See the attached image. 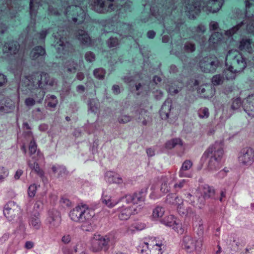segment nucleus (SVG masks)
<instances>
[{
    "mask_svg": "<svg viewBox=\"0 0 254 254\" xmlns=\"http://www.w3.org/2000/svg\"><path fill=\"white\" fill-rule=\"evenodd\" d=\"M105 179L109 183L120 184L123 183V179L119 175L111 171L107 172L105 174Z\"/></svg>",
    "mask_w": 254,
    "mask_h": 254,
    "instance_id": "26",
    "label": "nucleus"
},
{
    "mask_svg": "<svg viewBox=\"0 0 254 254\" xmlns=\"http://www.w3.org/2000/svg\"><path fill=\"white\" fill-rule=\"evenodd\" d=\"M50 30L51 28H48L43 30L39 33H37L34 35L35 37L33 38V43L37 42L38 43H40L44 42L46 36L49 33Z\"/></svg>",
    "mask_w": 254,
    "mask_h": 254,
    "instance_id": "41",
    "label": "nucleus"
},
{
    "mask_svg": "<svg viewBox=\"0 0 254 254\" xmlns=\"http://www.w3.org/2000/svg\"><path fill=\"white\" fill-rule=\"evenodd\" d=\"M108 2L103 0H94L92 4V8L97 12L105 13L116 10V7L113 3L107 4Z\"/></svg>",
    "mask_w": 254,
    "mask_h": 254,
    "instance_id": "14",
    "label": "nucleus"
},
{
    "mask_svg": "<svg viewBox=\"0 0 254 254\" xmlns=\"http://www.w3.org/2000/svg\"><path fill=\"white\" fill-rule=\"evenodd\" d=\"M244 111L252 117H254V94L248 96L243 101Z\"/></svg>",
    "mask_w": 254,
    "mask_h": 254,
    "instance_id": "21",
    "label": "nucleus"
},
{
    "mask_svg": "<svg viewBox=\"0 0 254 254\" xmlns=\"http://www.w3.org/2000/svg\"><path fill=\"white\" fill-rule=\"evenodd\" d=\"M8 175V170L5 168L0 166V183L3 182Z\"/></svg>",
    "mask_w": 254,
    "mask_h": 254,
    "instance_id": "61",
    "label": "nucleus"
},
{
    "mask_svg": "<svg viewBox=\"0 0 254 254\" xmlns=\"http://www.w3.org/2000/svg\"><path fill=\"white\" fill-rule=\"evenodd\" d=\"M45 54V50L42 46L35 47L31 52L30 56L33 60L43 59Z\"/></svg>",
    "mask_w": 254,
    "mask_h": 254,
    "instance_id": "37",
    "label": "nucleus"
},
{
    "mask_svg": "<svg viewBox=\"0 0 254 254\" xmlns=\"http://www.w3.org/2000/svg\"><path fill=\"white\" fill-rule=\"evenodd\" d=\"M184 50L188 53H191L195 51V46L191 42H187L184 45Z\"/></svg>",
    "mask_w": 254,
    "mask_h": 254,
    "instance_id": "57",
    "label": "nucleus"
},
{
    "mask_svg": "<svg viewBox=\"0 0 254 254\" xmlns=\"http://www.w3.org/2000/svg\"><path fill=\"white\" fill-rule=\"evenodd\" d=\"M198 91L200 94H203L206 92V93L203 95V97L205 98L212 97L214 94V90L210 85L201 86L198 88Z\"/></svg>",
    "mask_w": 254,
    "mask_h": 254,
    "instance_id": "43",
    "label": "nucleus"
},
{
    "mask_svg": "<svg viewBox=\"0 0 254 254\" xmlns=\"http://www.w3.org/2000/svg\"><path fill=\"white\" fill-rule=\"evenodd\" d=\"M227 68L223 71V75L227 80H232L235 79L236 74L240 72L239 71H235V69L231 67L230 65L226 66Z\"/></svg>",
    "mask_w": 254,
    "mask_h": 254,
    "instance_id": "40",
    "label": "nucleus"
},
{
    "mask_svg": "<svg viewBox=\"0 0 254 254\" xmlns=\"http://www.w3.org/2000/svg\"><path fill=\"white\" fill-rule=\"evenodd\" d=\"M61 217L59 212L57 210H52L49 212V215L47 221L51 228L58 227L61 223Z\"/></svg>",
    "mask_w": 254,
    "mask_h": 254,
    "instance_id": "20",
    "label": "nucleus"
},
{
    "mask_svg": "<svg viewBox=\"0 0 254 254\" xmlns=\"http://www.w3.org/2000/svg\"><path fill=\"white\" fill-rule=\"evenodd\" d=\"M103 202L109 207H113L117 203L118 201L112 200L110 196L104 195L102 196V198Z\"/></svg>",
    "mask_w": 254,
    "mask_h": 254,
    "instance_id": "49",
    "label": "nucleus"
},
{
    "mask_svg": "<svg viewBox=\"0 0 254 254\" xmlns=\"http://www.w3.org/2000/svg\"><path fill=\"white\" fill-rule=\"evenodd\" d=\"M206 27L201 24L192 28L191 29L192 38L201 45H204L206 41V38L204 35Z\"/></svg>",
    "mask_w": 254,
    "mask_h": 254,
    "instance_id": "16",
    "label": "nucleus"
},
{
    "mask_svg": "<svg viewBox=\"0 0 254 254\" xmlns=\"http://www.w3.org/2000/svg\"><path fill=\"white\" fill-rule=\"evenodd\" d=\"M183 144V141L180 138H175L167 141L165 146L167 149H171L177 146H182Z\"/></svg>",
    "mask_w": 254,
    "mask_h": 254,
    "instance_id": "44",
    "label": "nucleus"
},
{
    "mask_svg": "<svg viewBox=\"0 0 254 254\" xmlns=\"http://www.w3.org/2000/svg\"><path fill=\"white\" fill-rule=\"evenodd\" d=\"M229 64L235 71L241 72L247 66V60L238 51L231 50L226 57V66Z\"/></svg>",
    "mask_w": 254,
    "mask_h": 254,
    "instance_id": "7",
    "label": "nucleus"
},
{
    "mask_svg": "<svg viewBox=\"0 0 254 254\" xmlns=\"http://www.w3.org/2000/svg\"><path fill=\"white\" fill-rule=\"evenodd\" d=\"M48 11L50 14L55 15L61 13L66 16L69 22L80 24L86 20L85 10L80 6L83 0H48ZM42 4L39 0H30V15L31 23L35 29L38 7Z\"/></svg>",
    "mask_w": 254,
    "mask_h": 254,
    "instance_id": "1",
    "label": "nucleus"
},
{
    "mask_svg": "<svg viewBox=\"0 0 254 254\" xmlns=\"http://www.w3.org/2000/svg\"><path fill=\"white\" fill-rule=\"evenodd\" d=\"M93 74L96 78L102 80L104 78L106 71L103 68H98L94 70Z\"/></svg>",
    "mask_w": 254,
    "mask_h": 254,
    "instance_id": "51",
    "label": "nucleus"
},
{
    "mask_svg": "<svg viewBox=\"0 0 254 254\" xmlns=\"http://www.w3.org/2000/svg\"><path fill=\"white\" fill-rule=\"evenodd\" d=\"M192 163L190 160H186L182 164L180 170L179 175L180 177H191V173L188 171L191 168Z\"/></svg>",
    "mask_w": 254,
    "mask_h": 254,
    "instance_id": "27",
    "label": "nucleus"
},
{
    "mask_svg": "<svg viewBox=\"0 0 254 254\" xmlns=\"http://www.w3.org/2000/svg\"><path fill=\"white\" fill-rule=\"evenodd\" d=\"M37 189V186L36 184H33L31 185L28 189V195L30 197H33L36 193Z\"/></svg>",
    "mask_w": 254,
    "mask_h": 254,
    "instance_id": "59",
    "label": "nucleus"
},
{
    "mask_svg": "<svg viewBox=\"0 0 254 254\" xmlns=\"http://www.w3.org/2000/svg\"><path fill=\"white\" fill-rule=\"evenodd\" d=\"M39 216V213L36 212L34 214L32 215L29 218V225L35 230H39L41 226V222Z\"/></svg>",
    "mask_w": 254,
    "mask_h": 254,
    "instance_id": "34",
    "label": "nucleus"
},
{
    "mask_svg": "<svg viewBox=\"0 0 254 254\" xmlns=\"http://www.w3.org/2000/svg\"><path fill=\"white\" fill-rule=\"evenodd\" d=\"M19 45L16 41L5 43L3 47L4 53L15 54L18 51Z\"/></svg>",
    "mask_w": 254,
    "mask_h": 254,
    "instance_id": "30",
    "label": "nucleus"
},
{
    "mask_svg": "<svg viewBox=\"0 0 254 254\" xmlns=\"http://www.w3.org/2000/svg\"><path fill=\"white\" fill-rule=\"evenodd\" d=\"M241 105L243 106V102L242 103L240 98H237L233 100L231 107L233 110H237L238 109Z\"/></svg>",
    "mask_w": 254,
    "mask_h": 254,
    "instance_id": "64",
    "label": "nucleus"
},
{
    "mask_svg": "<svg viewBox=\"0 0 254 254\" xmlns=\"http://www.w3.org/2000/svg\"><path fill=\"white\" fill-rule=\"evenodd\" d=\"M171 25H169V24L165 23L164 24V27L166 31L171 34L172 32H177L180 30L181 26L184 23V20L182 19H178L177 21L171 20Z\"/></svg>",
    "mask_w": 254,
    "mask_h": 254,
    "instance_id": "24",
    "label": "nucleus"
},
{
    "mask_svg": "<svg viewBox=\"0 0 254 254\" xmlns=\"http://www.w3.org/2000/svg\"><path fill=\"white\" fill-rule=\"evenodd\" d=\"M147 114V112L145 110L139 109L137 110L135 112V116L136 120H140L142 118H145L144 115Z\"/></svg>",
    "mask_w": 254,
    "mask_h": 254,
    "instance_id": "62",
    "label": "nucleus"
},
{
    "mask_svg": "<svg viewBox=\"0 0 254 254\" xmlns=\"http://www.w3.org/2000/svg\"><path fill=\"white\" fill-rule=\"evenodd\" d=\"M176 0L169 1L170 5L168 6V12L171 10L173 15L177 9L175 5ZM224 0H186L184 2L185 12L190 19H194L203 10L206 12L215 13L222 7Z\"/></svg>",
    "mask_w": 254,
    "mask_h": 254,
    "instance_id": "2",
    "label": "nucleus"
},
{
    "mask_svg": "<svg viewBox=\"0 0 254 254\" xmlns=\"http://www.w3.org/2000/svg\"><path fill=\"white\" fill-rule=\"evenodd\" d=\"M239 49L241 51H246L249 53H252L253 49L251 39L247 38L242 39L239 42Z\"/></svg>",
    "mask_w": 254,
    "mask_h": 254,
    "instance_id": "36",
    "label": "nucleus"
},
{
    "mask_svg": "<svg viewBox=\"0 0 254 254\" xmlns=\"http://www.w3.org/2000/svg\"><path fill=\"white\" fill-rule=\"evenodd\" d=\"M224 78L223 74H217L213 77L212 82L214 85H220L223 83Z\"/></svg>",
    "mask_w": 254,
    "mask_h": 254,
    "instance_id": "53",
    "label": "nucleus"
},
{
    "mask_svg": "<svg viewBox=\"0 0 254 254\" xmlns=\"http://www.w3.org/2000/svg\"><path fill=\"white\" fill-rule=\"evenodd\" d=\"M164 212L165 210L164 208L160 206H157L153 211L152 216L154 218H160L164 215Z\"/></svg>",
    "mask_w": 254,
    "mask_h": 254,
    "instance_id": "50",
    "label": "nucleus"
},
{
    "mask_svg": "<svg viewBox=\"0 0 254 254\" xmlns=\"http://www.w3.org/2000/svg\"><path fill=\"white\" fill-rule=\"evenodd\" d=\"M20 9L18 0H0V11L11 18L15 17Z\"/></svg>",
    "mask_w": 254,
    "mask_h": 254,
    "instance_id": "9",
    "label": "nucleus"
},
{
    "mask_svg": "<svg viewBox=\"0 0 254 254\" xmlns=\"http://www.w3.org/2000/svg\"><path fill=\"white\" fill-rule=\"evenodd\" d=\"M107 44L110 48L115 47L119 44V39L117 37L111 36L107 41Z\"/></svg>",
    "mask_w": 254,
    "mask_h": 254,
    "instance_id": "58",
    "label": "nucleus"
},
{
    "mask_svg": "<svg viewBox=\"0 0 254 254\" xmlns=\"http://www.w3.org/2000/svg\"><path fill=\"white\" fill-rule=\"evenodd\" d=\"M29 150L30 155L31 156L32 159H36V160H39L43 158L42 154L39 151H37V145L34 139L31 140L30 142Z\"/></svg>",
    "mask_w": 254,
    "mask_h": 254,
    "instance_id": "31",
    "label": "nucleus"
},
{
    "mask_svg": "<svg viewBox=\"0 0 254 254\" xmlns=\"http://www.w3.org/2000/svg\"><path fill=\"white\" fill-rule=\"evenodd\" d=\"M240 163L244 166H251L254 162V151L250 147L243 148L238 157Z\"/></svg>",
    "mask_w": 254,
    "mask_h": 254,
    "instance_id": "13",
    "label": "nucleus"
},
{
    "mask_svg": "<svg viewBox=\"0 0 254 254\" xmlns=\"http://www.w3.org/2000/svg\"><path fill=\"white\" fill-rule=\"evenodd\" d=\"M224 151L220 144L215 143L206 150L201 157L202 161H207V168L210 171H215L222 166Z\"/></svg>",
    "mask_w": 254,
    "mask_h": 254,
    "instance_id": "5",
    "label": "nucleus"
},
{
    "mask_svg": "<svg viewBox=\"0 0 254 254\" xmlns=\"http://www.w3.org/2000/svg\"><path fill=\"white\" fill-rule=\"evenodd\" d=\"M48 97V106L51 108H55L58 104L57 97L54 95H50Z\"/></svg>",
    "mask_w": 254,
    "mask_h": 254,
    "instance_id": "54",
    "label": "nucleus"
},
{
    "mask_svg": "<svg viewBox=\"0 0 254 254\" xmlns=\"http://www.w3.org/2000/svg\"><path fill=\"white\" fill-rule=\"evenodd\" d=\"M223 35L221 33L214 32L209 38V42L213 45L218 44L221 41Z\"/></svg>",
    "mask_w": 254,
    "mask_h": 254,
    "instance_id": "46",
    "label": "nucleus"
},
{
    "mask_svg": "<svg viewBox=\"0 0 254 254\" xmlns=\"http://www.w3.org/2000/svg\"><path fill=\"white\" fill-rule=\"evenodd\" d=\"M215 190L212 187L204 185L202 187V194L205 198H212L214 196Z\"/></svg>",
    "mask_w": 254,
    "mask_h": 254,
    "instance_id": "42",
    "label": "nucleus"
},
{
    "mask_svg": "<svg viewBox=\"0 0 254 254\" xmlns=\"http://www.w3.org/2000/svg\"><path fill=\"white\" fill-rule=\"evenodd\" d=\"M143 248L144 249H142L141 250V252L143 253L144 251L146 252V254H148V252L150 253V254H162V249L160 248V246L158 245L157 244H156L155 245H153L152 247V248L148 250V252L145 250V248L148 249V243L147 242H144L143 244Z\"/></svg>",
    "mask_w": 254,
    "mask_h": 254,
    "instance_id": "39",
    "label": "nucleus"
},
{
    "mask_svg": "<svg viewBox=\"0 0 254 254\" xmlns=\"http://www.w3.org/2000/svg\"><path fill=\"white\" fill-rule=\"evenodd\" d=\"M188 185V180L186 179H183L179 181L174 185V188L176 190V191H179L182 188L187 187Z\"/></svg>",
    "mask_w": 254,
    "mask_h": 254,
    "instance_id": "52",
    "label": "nucleus"
},
{
    "mask_svg": "<svg viewBox=\"0 0 254 254\" xmlns=\"http://www.w3.org/2000/svg\"><path fill=\"white\" fill-rule=\"evenodd\" d=\"M52 170L54 174H57L58 178H64L68 174L66 168L63 165L56 164L53 166Z\"/></svg>",
    "mask_w": 254,
    "mask_h": 254,
    "instance_id": "33",
    "label": "nucleus"
},
{
    "mask_svg": "<svg viewBox=\"0 0 254 254\" xmlns=\"http://www.w3.org/2000/svg\"><path fill=\"white\" fill-rule=\"evenodd\" d=\"M118 211L119 218L122 220H127L133 214L132 209L130 207L123 206L118 209Z\"/></svg>",
    "mask_w": 254,
    "mask_h": 254,
    "instance_id": "28",
    "label": "nucleus"
},
{
    "mask_svg": "<svg viewBox=\"0 0 254 254\" xmlns=\"http://www.w3.org/2000/svg\"><path fill=\"white\" fill-rule=\"evenodd\" d=\"M246 18L241 23L225 32V34L231 36L237 32H245L254 34V0H246Z\"/></svg>",
    "mask_w": 254,
    "mask_h": 254,
    "instance_id": "4",
    "label": "nucleus"
},
{
    "mask_svg": "<svg viewBox=\"0 0 254 254\" xmlns=\"http://www.w3.org/2000/svg\"><path fill=\"white\" fill-rule=\"evenodd\" d=\"M75 36L82 44L86 46H88L91 44V38L85 31L82 29H79L76 32Z\"/></svg>",
    "mask_w": 254,
    "mask_h": 254,
    "instance_id": "25",
    "label": "nucleus"
},
{
    "mask_svg": "<svg viewBox=\"0 0 254 254\" xmlns=\"http://www.w3.org/2000/svg\"><path fill=\"white\" fill-rule=\"evenodd\" d=\"M171 107V103L169 100L165 101L160 110V115L162 119L167 120L169 118Z\"/></svg>",
    "mask_w": 254,
    "mask_h": 254,
    "instance_id": "32",
    "label": "nucleus"
},
{
    "mask_svg": "<svg viewBox=\"0 0 254 254\" xmlns=\"http://www.w3.org/2000/svg\"><path fill=\"white\" fill-rule=\"evenodd\" d=\"M123 80L128 85L130 90L132 92L136 93L138 95L146 90V87L144 85L136 82L134 77L132 76H125Z\"/></svg>",
    "mask_w": 254,
    "mask_h": 254,
    "instance_id": "15",
    "label": "nucleus"
},
{
    "mask_svg": "<svg viewBox=\"0 0 254 254\" xmlns=\"http://www.w3.org/2000/svg\"><path fill=\"white\" fill-rule=\"evenodd\" d=\"M33 116L37 120H42L44 118L42 112L39 108L33 111Z\"/></svg>",
    "mask_w": 254,
    "mask_h": 254,
    "instance_id": "63",
    "label": "nucleus"
},
{
    "mask_svg": "<svg viewBox=\"0 0 254 254\" xmlns=\"http://www.w3.org/2000/svg\"><path fill=\"white\" fill-rule=\"evenodd\" d=\"M178 199V196L173 193L169 194L166 196V203L170 204H173L176 206H180V202H177L176 200Z\"/></svg>",
    "mask_w": 254,
    "mask_h": 254,
    "instance_id": "48",
    "label": "nucleus"
},
{
    "mask_svg": "<svg viewBox=\"0 0 254 254\" xmlns=\"http://www.w3.org/2000/svg\"><path fill=\"white\" fill-rule=\"evenodd\" d=\"M161 223L168 227L176 228L178 233H182L184 230L182 228L181 225L177 224L176 222L175 218L173 215H170L165 217L161 220Z\"/></svg>",
    "mask_w": 254,
    "mask_h": 254,
    "instance_id": "23",
    "label": "nucleus"
},
{
    "mask_svg": "<svg viewBox=\"0 0 254 254\" xmlns=\"http://www.w3.org/2000/svg\"><path fill=\"white\" fill-rule=\"evenodd\" d=\"M201 70L204 72H214L217 68L219 62L217 59L212 56L202 58L199 63Z\"/></svg>",
    "mask_w": 254,
    "mask_h": 254,
    "instance_id": "11",
    "label": "nucleus"
},
{
    "mask_svg": "<svg viewBox=\"0 0 254 254\" xmlns=\"http://www.w3.org/2000/svg\"><path fill=\"white\" fill-rule=\"evenodd\" d=\"M197 113L199 117L202 119L207 118L209 115V110L206 107L200 108Z\"/></svg>",
    "mask_w": 254,
    "mask_h": 254,
    "instance_id": "55",
    "label": "nucleus"
},
{
    "mask_svg": "<svg viewBox=\"0 0 254 254\" xmlns=\"http://www.w3.org/2000/svg\"><path fill=\"white\" fill-rule=\"evenodd\" d=\"M15 109L14 102L10 99H6L3 105L0 106V113L8 114L12 112Z\"/></svg>",
    "mask_w": 254,
    "mask_h": 254,
    "instance_id": "29",
    "label": "nucleus"
},
{
    "mask_svg": "<svg viewBox=\"0 0 254 254\" xmlns=\"http://www.w3.org/2000/svg\"><path fill=\"white\" fill-rule=\"evenodd\" d=\"M36 159L28 160L27 161V165L28 167L34 172H35L40 177L44 176V172L41 170L39 164L36 162Z\"/></svg>",
    "mask_w": 254,
    "mask_h": 254,
    "instance_id": "35",
    "label": "nucleus"
},
{
    "mask_svg": "<svg viewBox=\"0 0 254 254\" xmlns=\"http://www.w3.org/2000/svg\"><path fill=\"white\" fill-rule=\"evenodd\" d=\"M182 247L188 252H199L202 245V240L187 235L184 237L182 240Z\"/></svg>",
    "mask_w": 254,
    "mask_h": 254,
    "instance_id": "10",
    "label": "nucleus"
},
{
    "mask_svg": "<svg viewBox=\"0 0 254 254\" xmlns=\"http://www.w3.org/2000/svg\"><path fill=\"white\" fill-rule=\"evenodd\" d=\"M110 241L107 236H98L94 238L92 242V249L94 252H98L106 247Z\"/></svg>",
    "mask_w": 254,
    "mask_h": 254,
    "instance_id": "17",
    "label": "nucleus"
},
{
    "mask_svg": "<svg viewBox=\"0 0 254 254\" xmlns=\"http://www.w3.org/2000/svg\"><path fill=\"white\" fill-rule=\"evenodd\" d=\"M170 179L167 177H163L161 180L160 190L163 193L165 194L170 191Z\"/></svg>",
    "mask_w": 254,
    "mask_h": 254,
    "instance_id": "45",
    "label": "nucleus"
},
{
    "mask_svg": "<svg viewBox=\"0 0 254 254\" xmlns=\"http://www.w3.org/2000/svg\"><path fill=\"white\" fill-rule=\"evenodd\" d=\"M121 29L119 30L120 35L123 37L132 36L133 38L135 37L132 35V25L127 23H122L121 26Z\"/></svg>",
    "mask_w": 254,
    "mask_h": 254,
    "instance_id": "38",
    "label": "nucleus"
},
{
    "mask_svg": "<svg viewBox=\"0 0 254 254\" xmlns=\"http://www.w3.org/2000/svg\"><path fill=\"white\" fill-rule=\"evenodd\" d=\"M24 83L29 90L36 89L34 96L36 101L41 103L45 96L43 88L46 85H53V82L50 81L49 75L45 73H34L25 77Z\"/></svg>",
    "mask_w": 254,
    "mask_h": 254,
    "instance_id": "3",
    "label": "nucleus"
},
{
    "mask_svg": "<svg viewBox=\"0 0 254 254\" xmlns=\"http://www.w3.org/2000/svg\"><path fill=\"white\" fill-rule=\"evenodd\" d=\"M68 33L67 30L62 29L61 28L59 27L57 33H53V36L54 37L53 44L58 54L57 57L59 58H65L66 55H68L73 51L72 45L66 41Z\"/></svg>",
    "mask_w": 254,
    "mask_h": 254,
    "instance_id": "6",
    "label": "nucleus"
},
{
    "mask_svg": "<svg viewBox=\"0 0 254 254\" xmlns=\"http://www.w3.org/2000/svg\"><path fill=\"white\" fill-rule=\"evenodd\" d=\"M94 215V211L86 205L76 206L69 213V216L72 221L80 223L89 222Z\"/></svg>",
    "mask_w": 254,
    "mask_h": 254,
    "instance_id": "8",
    "label": "nucleus"
},
{
    "mask_svg": "<svg viewBox=\"0 0 254 254\" xmlns=\"http://www.w3.org/2000/svg\"><path fill=\"white\" fill-rule=\"evenodd\" d=\"M83 64V61L80 56L76 59L71 58L65 64V67L69 72H75L76 70H80Z\"/></svg>",
    "mask_w": 254,
    "mask_h": 254,
    "instance_id": "19",
    "label": "nucleus"
},
{
    "mask_svg": "<svg viewBox=\"0 0 254 254\" xmlns=\"http://www.w3.org/2000/svg\"><path fill=\"white\" fill-rule=\"evenodd\" d=\"M176 85H168V87H167V90H168V92L171 94V95H175L179 93V92L181 90V88L179 87H176Z\"/></svg>",
    "mask_w": 254,
    "mask_h": 254,
    "instance_id": "60",
    "label": "nucleus"
},
{
    "mask_svg": "<svg viewBox=\"0 0 254 254\" xmlns=\"http://www.w3.org/2000/svg\"><path fill=\"white\" fill-rule=\"evenodd\" d=\"M145 196V192L141 190L138 192H135L132 194L126 195L125 199L127 203L137 204L144 200Z\"/></svg>",
    "mask_w": 254,
    "mask_h": 254,
    "instance_id": "22",
    "label": "nucleus"
},
{
    "mask_svg": "<svg viewBox=\"0 0 254 254\" xmlns=\"http://www.w3.org/2000/svg\"><path fill=\"white\" fill-rule=\"evenodd\" d=\"M131 119V116L124 114H121L118 118V122L120 124H126L130 121Z\"/></svg>",
    "mask_w": 254,
    "mask_h": 254,
    "instance_id": "56",
    "label": "nucleus"
},
{
    "mask_svg": "<svg viewBox=\"0 0 254 254\" xmlns=\"http://www.w3.org/2000/svg\"><path fill=\"white\" fill-rule=\"evenodd\" d=\"M150 14L147 18H141V20L142 21L144 22H148L150 20V21L152 20L153 18H154L159 21H161V20L166 21V19L167 18L163 13H161V11L159 9V7L158 6L155 7L154 5L152 4L150 7Z\"/></svg>",
    "mask_w": 254,
    "mask_h": 254,
    "instance_id": "18",
    "label": "nucleus"
},
{
    "mask_svg": "<svg viewBox=\"0 0 254 254\" xmlns=\"http://www.w3.org/2000/svg\"><path fill=\"white\" fill-rule=\"evenodd\" d=\"M3 214L9 220L11 221L21 214L20 207L14 201H9L3 207Z\"/></svg>",
    "mask_w": 254,
    "mask_h": 254,
    "instance_id": "12",
    "label": "nucleus"
},
{
    "mask_svg": "<svg viewBox=\"0 0 254 254\" xmlns=\"http://www.w3.org/2000/svg\"><path fill=\"white\" fill-rule=\"evenodd\" d=\"M89 110L93 113H97L99 111V103L94 99H89L88 103Z\"/></svg>",
    "mask_w": 254,
    "mask_h": 254,
    "instance_id": "47",
    "label": "nucleus"
}]
</instances>
